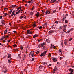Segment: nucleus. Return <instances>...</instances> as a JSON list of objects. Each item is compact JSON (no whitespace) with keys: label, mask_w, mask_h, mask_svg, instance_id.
<instances>
[{"label":"nucleus","mask_w":74,"mask_h":74,"mask_svg":"<svg viewBox=\"0 0 74 74\" xmlns=\"http://www.w3.org/2000/svg\"><path fill=\"white\" fill-rule=\"evenodd\" d=\"M47 51H46L43 52V53H42L40 55V56L41 57H42L43 56H44L46 54V53H47Z\"/></svg>","instance_id":"1"},{"label":"nucleus","mask_w":74,"mask_h":74,"mask_svg":"<svg viewBox=\"0 0 74 74\" xmlns=\"http://www.w3.org/2000/svg\"><path fill=\"white\" fill-rule=\"evenodd\" d=\"M30 56L31 57H33V56H34V52L33 51H32L30 52Z\"/></svg>","instance_id":"2"},{"label":"nucleus","mask_w":74,"mask_h":74,"mask_svg":"<svg viewBox=\"0 0 74 74\" xmlns=\"http://www.w3.org/2000/svg\"><path fill=\"white\" fill-rule=\"evenodd\" d=\"M30 30H31V29L30 30H27V35L28 34H32V32L30 31Z\"/></svg>","instance_id":"3"},{"label":"nucleus","mask_w":74,"mask_h":74,"mask_svg":"<svg viewBox=\"0 0 74 74\" xmlns=\"http://www.w3.org/2000/svg\"><path fill=\"white\" fill-rule=\"evenodd\" d=\"M63 30L64 32H66V26H65V25H64V24L63 25Z\"/></svg>","instance_id":"4"},{"label":"nucleus","mask_w":74,"mask_h":74,"mask_svg":"<svg viewBox=\"0 0 74 74\" xmlns=\"http://www.w3.org/2000/svg\"><path fill=\"white\" fill-rule=\"evenodd\" d=\"M56 70H57V68H56V66H55L54 69L53 70V73H55V72L56 71Z\"/></svg>","instance_id":"5"},{"label":"nucleus","mask_w":74,"mask_h":74,"mask_svg":"<svg viewBox=\"0 0 74 74\" xmlns=\"http://www.w3.org/2000/svg\"><path fill=\"white\" fill-rule=\"evenodd\" d=\"M50 12L49 10H47L46 12V14H50Z\"/></svg>","instance_id":"6"},{"label":"nucleus","mask_w":74,"mask_h":74,"mask_svg":"<svg viewBox=\"0 0 74 74\" xmlns=\"http://www.w3.org/2000/svg\"><path fill=\"white\" fill-rule=\"evenodd\" d=\"M38 36V34H35L34 35L33 38H36V37H37Z\"/></svg>","instance_id":"7"},{"label":"nucleus","mask_w":74,"mask_h":74,"mask_svg":"<svg viewBox=\"0 0 74 74\" xmlns=\"http://www.w3.org/2000/svg\"><path fill=\"white\" fill-rule=\"evenodd\" d=\"M69 71H71V73H72V72H73V71H73V69L71 68H70L69 69Z\"/></svg>","instance_id":"8"},{"label":"nucleus","mask_w":74,"mask_h":74,"mask_svg":"<svg viewBox=\"0 0 74 74\" xmlns=\"http://www.w3.org/2000/svg\"><path fill=\"white\" fill-rule=\"evenodd\" d=\"M53 60L54 62H56V61H57V59L56 58H55L53 59Z\"/></svg>","instance_id":"9"},{"label":"nucleus","mask_w":74,"mask_h":74,"mask_svg":"<svg viewBox=\"0 0 74 74\" xmlns=\"http://www.w3.org/2000/svg\"><path fill=\"white\" fill-rule=\"evenodd\" d=\"M8 58H10V59H11V54H8Z\"/></svg>","instance_id":"10"},{"label":"nucleus","mask_w":74,"mask_h":74,"mask_svg":"<svg viewBox=\"0 0 74 74\" xmlns=\"http://www.w3.org/2000/svg\"><path fill=\"white\" fill-rule=\"evenodd\" d=\"M3 70H7V68L5 66L3 67Z\"/></svg>","instance_id":"11"},{"label":"nucleus","mask_w":74,"mask_h":74,"mask_svg":"<svg viewBox=\"0 0 74 74\" xmlns=\"http://www.w3.org/2000/svg\"><path fill=\"white\" fill-rule=\"evenodd\" d=\"M39 15H40V13H39V12H38L36 13V16H37V17H38L39 16Z\"/></svg>","instance_id":"12"},{"label":"nucleus","mask_w":74,"mask_h":74,"mask_svg":"<svg viewBox=\"0 0 74 74\" xmlns=\"http://www.w3.org/2000/svg\"><path fill=\"white\" fill-rule=\"evenodd\" d=\"M56 2V0H51V3H55Z\"/></svg>","instance_id":"13"},{"label":"nucleus","mask_w":74,"mask_h":74,"mask_svg":"<svg viewBox=\"0 0 74 74\" xmlns=\"http://www.w3.org/2000/svg\"><path fill=\"white\" fill-rule=\"evenodd\" d=\"M15 11H14L12 12V14H11V16H14V13H15Z\"/></svg>","instance_id":"14"},{"label":"nucleus","mask_w":74,"mask_h":74,"mask_svg":"<svg viewBox=\"0 0 74 74\" xmlns=\"http://www.w3.org/2000/svg\"><path fill=\"white\" fill-rule=\"evenodd\" d=\"M46 42L48 43H49V42H50V41L48 39H46Z\"/></svg>","instance_id":"15"},{"label":"nucleus","mask_w":74,"mask_h":74,"mask_svg":"<svg viewBox=\"0 0 74 74\" xmlns=\"http://www.w3.org/2000/svg\"><path fill=\"white\" fill-rule=\"evenodd\" d=\"M15 7H16V5H12V6H11V7L12 8H15Z\"/></svg>","instance_id":"16"},{"label":"nucleus","mask_w":74,"mask_h":74,"mask_svg":"<svg viewBox=\"0 0 74 74\" xmlns=\"http://www.w3.org/2000/svg\"><path fill=\"white\" fill-rule=\"evenodd\" d=\"M47 25V23H45L43 27H46Z\"/></svg>","instance_id":"17"},{"label":"nucleus","mask_w":74,"mask_h":74,"mask_svg":"<svg viewBox=\"0 0 74 74\" xmlns=\"http://www.w3.org/2000/svg\"><path fill=\"white\" fill-rule=\"evenodd\" d=\"M19 9H20V10H21V9H22L21 6L18 7V8H17V11H18V10H19Z\"/></svg>","instance_id":"18"},{"label":"nucleus","mask_w":74,"mask_h":74,"mask_svg":"<svg viewBox=\"0 0 74 74\" xmlns=\"http://www.w3.org/2000/svg\"><path fill=\"white\" fill-rule=\"evenodd\" d=\"M20 12H21V10H19L18 11L16 12V14H19Z\"/></svg>","instance_id":"19"},{"label":"nucleus","mask_w":74,"mask_h":74,"mask_svg":"<svg viewBox=\"0 0 74 74\" xmlns=\"http://www.w3.org/2000/svg\"><path fill=\"white\" fill-rule=\"evenodd\" d=\"M45 44V43L42 44H40V45H41L42 46H43V45H44Z\"/></svg>","instance_id":"20"},{"label":"nucleus","mask_w":74,"mask_h":74,"mask_svg":"<svg viewBox=\"0 0 74 74\" xmlns=\"http://www.w3.org/2000/svg\"><path fill=\"white\" fill-rule=\"evenodd\" d=\"M4 38H5V37L3 36L1 38V40H3V39H4Z\"/></svg>","instance_id":"21"},{"label":"nucleus","mask_w":74,"mask_h":74,"mask_svg":"<svg viewBox=\"0 0 74 74\" xmlns=\"http://www.w3.org/2000/svg\"><path fill=\"white\" fill-rule=\"evenodd\" d=\"M53 46H54V45H51V47H50L51 49H52V48H53Z\"/></svg>","instance_id":"22"},{"label":"nucleus","mask_w":74,"mask_h":74,"mask_svg":"<svg viewBox=\"0 0 74 74\" xmlns=\"http://www.w3.org/2000/svg\"><path fill=\"white\" fill-rule=\"evenodd\" d=\"M7 29H6V30H5L4 32V34H6V32H7Z\"/></svg>","instance_id":"23"},{"label":"nucleus","mask_w":74,"mask_h":74,"mask_svg":"<svg viewBox=\"0 0 74 74\" xmlns=\"http://www.w3.org/2000/svg\"><path fill=\"white\" fill-rule=\"evenodd\" d=\"M2 26H3V27H4L5 26V23H2Z\"/></svg>","instance_id":"24"},{"label":"nucleus","mask_w":74,"mask_h":74,"mask_svg":"<svg viewBox=\"0 0 74 74\" xmlns=\"http://www.w3.org/2000/svg\"><path fill=\"white\" fill-rule=\"evenodd\" d=\"M59 52H60V53L61 54L62 53V50H61V49L59 50Z\"/></svg>","instance_id":"25"},{"label":"nucleus","mask_w":74,"mask_h":74,"mask_svg":"<svg viewBox=\"0 0 74 74\" xmlns=\"http://www.w3.org/2000/svg\"><path fill=\"white\" fill-rule=\"evenodd\" d=\"M73 40L72 38H70L68 40V41H71V40Z\"/></svg>","instance_id":"26"},{"label":"nucleus","mask_w":74,"mask_h":74,"mask_svg":"<svg viewBox=\"0 0 74 74\" xmlns=\"http://www.w3.org/2000/svg\"><path fill=\"white\" fill-rule=\"evenodd\" d=\"M2 23H4L5 22V21H4V20H2Z\"/></svg>","instance_id":"27"},{"label":"nucleus","mask_w":74,"mask_h":74,"mask_svg":"<svg viewBox=\"0 0 74 74\" xmlns=\"http://www.w3.org/2000/svg\"><path fill=\"white\" fill-rule=\"evenodd\" d=\"M13 47H16H16H17V45H16V44H14V45H13Z\"/></svg>","instance_id":"28"},{"label":"nucleus","mask_w":74,"mask_h":74,"mask_svg":"<svg viewBox=\"0 0 74 74\" xmlns=\"http://www.w3.org/2000/svg\"><path fill=\"white\" fill-rule=\"evenodd\" d=\"M62 28H63V27H62V26H60L59 27V29H62Z\"/></svg>","instance_id":"29"},{"label":"nucleus","mask_w":74,"mask_h":74,"mask_svg":"<svg viewBox=\"0 0 74 74\" xmlns=\"http://www.w3.org/2000/svg\"><path fill=\"white\" fill-rule=\"evenodd\" d=\"M32 26L34 27H36V24H33L32 25Z\"/></svg>","instance_id":"30"},{"label":"nucleus","mask_w":74,"mask_h":74,"mask_svg":"<svg viewBox=\"0 0 74 74\" xmlns=\"http://www.w3.org/2000/svg\"><path fill=\"white\" fill-rule=\"evenodd\" d=\"M12 9L10 11L9 13L10 14H11V12H12Z\"/></svg>","instance_id":"31"},{"label":"nucleus","mask_w":74,"mask_h":74,"mask_svg":"<svg viewBox=\"0 0 74 74\" xmlns=\"http://www.w3.org/2000/svg\"><path fill=\"white\" fill-rule=\"evenodd\" d=\"M7 71V70L3 71V72L4 73H6Z\"/></svg>","instance_id":"32"},{"label":"nucleus","mask_w":74,"mask_h":74,"mask_svg":"<svg viewBox=\"0 0 74 74\" xmlns=\"http://www.w3.org/2000/svg\"><path fill=\"white\" fill-rule=\"evenodd\" d=\"M52 29H55V27H53V26H52L51 27Z\"/></svg>","instance_id":"33"},{"label":"nucleus","mask_w":74,"mask_h":74,"mask_svg":"<svg viewBox=\"0 0 74 74\" xmlns=\"http://www.w3.org/2000/svg\"><path fill=\"white\" fill-rule=\"evenodd\" d=\"M20 48L21 50L22 51V50L23 49V47L21 46V47H20Z\"/></svg>","instance_id":"34"},{"label":"nucleus","mask_w":74,"mask_h":74,"mask_svg":"<svg viewBox=\"0 0 74 74\" xmlns=\"http://www.w3.org/2000/svg\"><path fill=\"white\" fill-rule=\"evenodd\" d=\"M67 39H66L64 41V42H67Z\"/></svg>","instance_id":"35"},{"label":"nucleus","mask_w":74,"mask_h":74,"mask_svg":"<svg viewBox=\"0 0 74 74\" xmlns=\"http://www.w3.org/2000/svg\"><path fill=\"white\" fill-rule=\"evenodd\" d=\"M11 59H10L8 60L9 63H11Z\"/></svg>","instance_id":"36"},{"label":"nucleus","mask_w":74,"mask_h":74,"mask_svg":"<svg viewBox=\"0 0 74 74\" xmlns=\"http://www.w3.org/2000/svg\"><path fill=\"white\" fill-rule=\"evenodd\" d=\"M42 66H40L39 67V69H41V68H42Z\"/></svg>","instance_id":"37"},{"label":"nucleus","mask_w":74,"mask_h":74,"mask_svg":"<svg viewBox=\"0 0 74 74\" xmlns=\"http://www.w3.org/2000/svg\"><path fill=\"white\" fill-rule=\"evenodd\" d=\"M34 6H33L32 8V9H31L32 11H33V10H34Z\"/></svg>","instance_id":"38"},{"label":"nucleus","mask_w":74,"mask_h":74,"mask_svg":"<svg viewBox=\"0 0 74 74\" xmlns=\"http://www.w3.org/2000/svg\"><path fill=\"white\" fill-rule=\"evenodd\" d=\"M58 22H59V21H56L55 22V23L58 24Z\"/></svg>","instance_id":"39"},{"label":"nucleus","mask_w":74,"mask_h":74,"mask_svg":"<svg viewBox=\"0 0 74 74\" xmlns=\"http://www.w3.org/2000/svg\"><path fill=\"white\" fill-rule=\"evenodd\" d=\"M59 2H60V0H59L58 1H56V3H59Z\"/></svg>","instance_id":"40"},{"label":"nucleus","mask_w":74,"mask_h":74,"mask_svg":"<svg viewBox=\"0 0 74 74\" xmlns=\"http://www.w3.org/2000/svg\"><path fill=\"white\" fill-rule=\"evenodd\" d=\"M4 15L5 16H7V14L6 13H4Z\"/></svg>","instance_id":"41"},{"label":"nucleus","mask_w":74,"mask_h":74,"mask_svg":"<svg viewBox=\"0 0 74 74\" xmlns=\"http://www.w3.org/2000/svg\"><path fill=\"white\" fill-rule=\"evenodd\" d=\"M56 10H55L53 11V13H55V12H56Z\"/></svg>","instance_id":"42"},{"label":"nucleus","mask_w":74,"mask_h":74,"mask_svg":"<svg viewBox=\"0 0 74 74\" xmlns=\"http://www.w3.org/2000/svg\"><path fill=\"white\" fill-rule=\"evenodd\" d=\"M42 40V39H40V40H39L38 41V42H40V41H41Z\"/></svg>","instance_id":"43"},{"label":"nucleus","mask_w":74,"mask_h":74,"mask_svg":"<svg viewBox=\"0 0 74 74\" xmlns=\"http://www.w3.org/2000/svg\"><path fill=\"white\" fill-rule=\"evenodd\" d=\"M4 10H8V9L7 8H4Z\"/></svg>","instance_id":"44"},{"label":"nucleus","mask_w":74,"mask_h":74,"mask_svg":"<svg viewBox=\"0 0 74 74\" xmlns=\"http://www.w3.org/2000/svg\"><path fill=\"white\" fill-rule=\"evenodd\" d=\"M52 32H53V31H52V30L50 31L49 32V33H52Z\"/></svg>","instance_id":"45"},{"label":"nucleus","mask_w":74,"mask_h":74,"mask_svg":"<svg viewBox=\"0 0 74 74\" xmlns=\"http://www.w3.org/2000/svg\"><path fill=\"white\" fill-rule=\"evenodd\" d=\"M30 14L31 15H33V12H30Z\"/></svg>","instance_id":"46"},{"label":"nucleus","mask_w":74,"mask_h":74,"mask_svg":"<svg viewBox=\"0 0 74 74\" xmlns=\"http://www.w3.org/2000/svg\"><path fill=\"white\" fill-rule=\"evenodd\" d=\"M23 18V16H22L20 17V18H21V19H22Z\"/></svg>","instance_id":"47"},{"label":"nucleus","mask_w":74,"mask_h":74,"mask_svg":"<svg viewBox=\"0 0 74 74\" xmlns=\"http://www.w3.org/2000/svg\"><path fill=\"white\" fill-rule=\"evenodd\" d=\"M62 59H63V58L60 57V60H61Z\"/></svg>","instance_id":"48"},{"label":"nucleus","mask_w":74,"mask_h":74,"mask_svg":"<svg viewBox=\"0 0 74 74\" xmlns=\"http://www.w3.org/2000/svg\"><path fill=\"white\" fill-rule=\"evenodd\" d=\"M23 18H24L25 19H26V16H25V17L23 16Z\"/></svg>","instance_id":"49"},{"label":"nucleus","mask_w":74,"mask_h":74,"mask_svg":"<svg viewBox=\"0 0 74 74\" xmlns=\"http://www.w3.org/2000/svg\"><path fill=\"white\" fill-rule=\"evenodd\" d=\"M65 23H67V22H68L67 21V20H65Z\"/></svg>","instance_id":"50"},{"label":"nucleus","mask_w":74,"mask_h":74,"mask_svg":"<svg viewBox=\"0 0 74 74\" xmlns=\"http://www.w3.org/2000/svg\"><path fill=\"white\" fill-rule=\"evenodd\" d=\"M8 37V36L7 35H6L5 36V38H7Z\"/></svg>","instance_id":"51"},{"label":"nucleus","mask_w":74,"mask_h":74,"mask_svg":"<svg viewBox=\"0 0 74 74\" xmlns=\"http://www.w3.org/2000/svg\"><path fill=\"white\" fill-rule=\"evenodd\" d=\"M38 53H40V51H37L36 52V53L37 54H38Z\"/></svg>","instance_id":"52"},{"label":"nucleus","mask_w":74,"mask_h":74,"mask_svg":"<svg viewBox=\"0 0 74 74\" xmlns=\"http://www.w3.org/2000/svg\"><path fill=\"white\" fill-rule=\"evenodd\" d=\"M70 31H71L70 30H69L67 31V33H69L70 32Z\"/></svg>","instance_id":"53"},{"label":"nucleus","mask_w":74,"mask_h":74,"mask_svg":"<svg viewBox=\"0 0 74 74\" xmlns=\"http://www.w3.org/2000/svg\"><path fill=\"white\" fill-rule=\"evenodd\" d=\"M26 54H25L24 55V58H26Z\"/></svg>","instance_id":"54"},{"label":"nucleus","mask_w":74,"mask_h":74,"mask_svg":"<svg viewBox=\"0 0 74 74\" xmlns=\"http://www.w3.org/2000/svg\"><path fill=\"white\" fill-rule=\"evenodd\" d=\"M34 58H33L32 60V61H33L34 60Z\"/></svg>","instance_id":"55"},{"label":"nucleus","mask_w":74,"mask_h":74,"mask_svg":"<svg viewBox=\"0 0 74 74\" xmlns=\"http://www.w3.org/2000/svg\"><path fill=\"white\" fill-rule=\"evenodd\" d=\"M13 32H14V33H17V32L15 31H14Z\"/></svg>","instance_id":"56"},{"label":"nucleus","mask_w":74,"mask_h":74,"mask_svg":"<svg viewBox=\"0 0 74 74\" xmlns=\"http://www.w3.org/2000/svg\"><path fill=\"white\" fill-rule=\"evenodd\" d=\"M64 43L65 45H67V42H64Z\"/></svg>","instance_id":"57"},{"label":"nucleus","mask_w":74,"mask_h":74,"mask_svg":"<svg viewBox=\"0 0 74 74\" xmlns=\"http://www.w3.org/2000/svg\"><path fill=\"white\" fill-rule=\"evenodd\" d=\"M51 54L49 53V54L48 55V56H51Z\"/></svg>","instance_id":"58"},{"label":"nucleus","mask_w":74,"mask_h":74,"mask_svg":"<svg viewBox=\"0 0 74 74\" xmlns=\"http://www.w3.org/2000/svg\"><path fill=\"white\" fill-rule=\"evenodd\" d=\"M41 28H42V26H40V27H39V29H41Z\"/></svg>","instance_id":"59"},{"label":"nucleus","mask_w":74,"mask_h":74,"mask_svg":"<svg viewBox=\"0 0 74 74\" xmlns=\"http://www.w3.org/2000/svg\"><path fill=\"white\" fill-rule=\"evenodd\" d=\"M31 2H32V0H31L30 1H29L28 3H30Z\"/></svg>","instance_id":"60"},{"label":"nucleus","mask_w":74,"mask_h":74,"mask_svg":"<svg viewBox=\"0 0 74 74\" xmlns=\"http://www.w3.org/2000/svg\"><path fill=\"white\" fill-rule=\"evenodd\" d=\"M2 16H0V19H2Z\"/></svg>","instance_id":"61"},{"label":"nucleus","mask_w":74,"mask_h":74,"mask_svg":"<svg viewBox=\"0 0 74 74\" xmlns=\"http://www.w3.org/2000/svg\"><path fill=\"white\" fill-rule=\"evenodd\" d=\"M25 6H26H26L27 7V4H25Z\"/></svg>","instance_id":"62"},{"label":"nucleus","mask_w":74,"mask_h":74,"mask_svg":"<svg viewBox=\"0 0 74 74\" xmlns=\"http://www.w3.org/2000/svg\"><path fill=\"white\" fill-rule=\"evenodd\" d=\"M18 49H14V50H15V51H18Z\"/></svg>","instance_id":"63"},{"label":"nucleus","mask_w":74,"mask_h":74,"mask_svg":"<svg viewBox=\"0 0 74 74\" xmlns=\"http://www.w3.org/2000/svg\"><path fill=\"white\" fill-rule=\"evenodd\" d=\"M74 74V73H69L68 74Z\"/></svg>","instance_id":"64"}]
</instances>
